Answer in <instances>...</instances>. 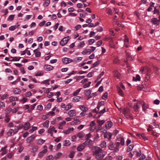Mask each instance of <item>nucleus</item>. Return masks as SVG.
<instances>
[{
  "label": "nucleus",
  "mask_w": 160,
  "mask_h": 160,
  "mask_svg": "<svg viewBox=\"0 0 160 160\" xmlns=\"http://www.w3.org/2000/svg\"><path fill=\"white\" fill-rule=\"evenodd\" d=\"M37 107L38 109L40 110H42L43 109V107L41 105H38Z\"/></svg>",
  "instance_id": "774afa93"
},
{
  "label": "nucleus",
  "mask_w": 160,
  "mask_h": 160,
  "mask_svg": "<svg viewBox=\"0 0 160 160\" xmlns=\"http://www.w3.org/2000/svg\"><path fill=\"white\" fill-rule=\"evenodd\" d=\"M38 148L36 146L32 147V148L31 150L32 152H35L38 150Z\"/></svg>",
  "instance_id": "de8ad7c7"
},
{
  "label": "nucleus",
  "mask_w": 160,
  "mask_h": 160,
  "mask_svg": "<svg viewBox=\"0 0 160 160\" xmlns=\"http://www.w3.org/2000/svg\"><path fill=\"white\" fill-rule=\"evenodd\" d=\"M81 27V26L80 25H78L76 26L75 27V30L76 31L78 30L79 29H80Z\"/></svg>",
  "instance_id": "338daca9"
},
{
  "label": "nucleus",
  "mask_w": 160,
  "mask_h": 160,
  "mask_svg": "<svg viewBox=\"0 0 160 160\" xmlns=\"http://www.w3.org/2000/svg\"><path fill=\"white\" fill-rule=\"evenodd\" d=\"M105 154L102 152L96 156V158L97 159H100L104 157Z\"/></svg>",
  "instance_id": "ddd939ff"
},
{
  "label": "nucleus",
  "mask_w": 160,
  "mask_h": 160,
  "mask_svg": "<svg viewBox=\"0 0 160 160\" xmlns=\"http://www.w3.org/2000/svg\"><path fill=\"white\" fill-rule=\"evenodd\" d=\"M14 15H10L8 18V20H11V21L13 20L14 18Z\"/></svg>",
  "instance_id": "79ce46f5"
},
{
  "label": "nucleus",
  "mask_w": 160,
  "mask_h": 160,
  "mask_svg": "<svg viewBox=\"0 0 160 160\" xmlns=\"http://www.w3.org/2000/svg\"><path fill=\"white\" fill-rule=\"evenodd\" d=\"M108 148L109 149L114 150V152H115V145L114 142L112 141H110L108 144Z\"/></svg>",
  "instance_id": "20e7f679"
},
{
  "label": "nucleus",
  "mask_w": 160,
  "mask_h": 160,
  "mask_svg": "<svg viewBox=\"0 0 160 160\" xmlns=\"http://www.w3.org/2000/svg\"><path fill=\"white\" fill-rule=\"evenodd\" d=\"M91 91L90 90H86L85 94L86 95H89L91 94Z\"/></svg>",
  "instance_id": "09e8293b"
},
{
  "label": "nucleus",
  "mask_w": 160,
  "mask_h": 160,
  "mask_svg": "<svg viewBox=\"0 0 160 160\" xmlns=\"http://www.w3.org/2000/svg\"><path fill=\"white\" fill-rule=\"evenodd\" d=\"M24 129L25 130H28L30 127V123L29 122H27L24 124Z\"/></svg>",
  "instance_id": "412c9836"
},
{
  "label": "nucleus",
  "mask_w": 160,
  "mask_h": 160,
  "mask_svg": "<svg viewBox=\"0 0 160 160\" xmlns=\"http://www.w3.org/2000/svg\"><path fill=\"white\" fill-rule=\"evenodd\" d=\"M47 152V149H44L38 154V156L39 157H42Z\"/></svg>",
  "instance_id": "4468645a"
},
{
  "label": "nucleus",
  "mask_w": 160,
  "mask_h": 160,
  "mask_svg": "<svg viewBox=\"0 0 160 160\" xmlns=\"http://www.w3.org/2000/svg\"><path fill=\"white\" fill-rule=\"evenodd\" d=\"M68 114L69 117H72L76 116V112L74 110H71L68 111Z\"/></svg>",
  "instance_id": "0eeeda50"
},
{
  "label": "nucleus",
  "mask_w": 160,
  "mask_h": 160,
  "mask_svg": "<svg viewBox=\"0 0 160 160\" xmlns=\"http://www.w3.org/2000/svg\"><path fill=\"white\" fill-rule=\"evenodd\" d=\"M75 153V152L74 151H72L71 152L69 155V158H73L74 156Z\"/></svg>",
  "instance_id": "f704fd0d"
},
{
  "label": "nucleus",
  "mask_w": 160,
  "mask_h": 160,
  "mask_svg": "<svg viewBox=\"0 0 160 160\" xmlns=\"http://www.w3.org/2000/svg\"><path fill=\"white\" fill-rule=\"evenodd\" d=\"M100 63V61L99 60L97 61L92 64V68H93L96 67L97 65L99 64Z\"/></svg>",
  "instance_id": "c9c22d12"
},
{
  "label": "nucleus",
  "mask_w": 160,
  "mask_h": 160,
  "mask_svg": "<svg viewBox=\"0 0 160 160\" xmlns=\"http://www.w3.org/2000/svg\"><path fill=\"white\" fill-rule=\"evenodd\" d=\"M81 98H82V97L79 96H77L73 98L72 101L74 102H78L80 100Z\"/></svg>",
  "instance_id": "dca6fc26"
},
{
  "label": "nucleus",
  "mask_w": 160,
  "mask_h": 160,
  "mask_svg": "<svg viewBox=\"0 0 160 160\" xmlns=\"http://www.w3.org/2000/svg\"><path fill=\"white\" fill-rule=\"evenodd\" d=\"M62 154L61 152H58L56 155H55L54 158L55 159L59 158V157L62 155Z\"/></svg>",
  "instance_id": "473e14b6"
},
{
  "label": "nucleus",
  "mask_w": 160,
  "mask_h": 160,
  "mask_svg": "<svg viewBox=\"0 0 160 160\" xmlns=\"http://www.w3.org/2000/svg\"><path fill=\"white\" fill-rule=\"evenodd\" d=\"M137 136H138L140 138H142L144 140H148L147 137L143 133L137 134Z\"/></svg>",
  "instance_id": "1a4fd4ad"
},
{
  "label": "nucleus",
  "mask_w": 160,
  "mask_h": 160,
  "mask_svg": "<svg viewBox=\"0 0 160 160\" xmlns=\"http://www.w3.org/2000/svg\"><path fill=\"white\" fill-rule=\"evenodd\" d=\"M44 68L45 70L48 71L52 70L53 68L52 66L48 65H45Z\"/></svg>",
  "instance_id": "9b49d317"
},
{
  "label": "nucleus",
  "mask_w": 160,
  "mask_h": 160,
  "mask_svg": "<svg viewBox=\"0 0 160 160\" xmlns=\"http://www.w3.org/2000/svg\"><path fill=\"white\" fill-rule=\"evenodd\" d=\"M117 89L119 94L121 96H123L124 94L122 90L119 87H117Z\"/></svg>",
  "instance_id": "a211bd4d"
},
{
  "label": "nucleus",
  "mask_w": 160,
  "mask_h": 160,
  "mask_svg": "<svg viewBox=\"0 0 160 160\" xmlns=\"http://www.w3.org/2000/svg\"><path fill=\"white\" fill-rule=\"evenodd\" d=\"M48 118V115H45L42 116V119L43 120H45Z\"/></svg>",
  "instance_id": "e2e57ef3"
},
{
  "label": "nucleus",
  "mask_w": 160,
  "mask_h": 160,
  "mask_svg": "<svg viewBox=\"0 0 160 160\" xmlns=\"http://www.w3.org/2000/svg\"><path fill=\"white\" fill-rule=\"evenodd\" d=\"M105 103L104 101H102L101 102H98V104L101 107L102 106H104Z\"/></svg>",
  "instance_id": "680f3d73"
},
{
  "label": "nucleus",
  "mask_w": 160,
  "mask_h": 160,
  "mask_svg": "<svg viewBox=\"0 0 160 160\" xmlns=\"http://www.w3.org/2000/svg\"><path fill=\"white\" fill-rule=\"evenodd\" d=\"M86 141L83 143L84 145H87L89 148H91L93 146V143L91 139H85Z\"/></svg>",
  "instance_id": "f257e3e1"
},
{
  "label": "nucleus",
  "mask_w": 160,
  "mask_h": 160,
  "mask_svg": "<svg viewBox=\"0 0 160 160\" xmlns=\"http://www.w3.org/2000/svg\"><path fill=\"white\" fill-rule=\"evenodd\" d=\"M148 108L147 107V105L146 103H144L142 105V109L143 110H145Z\"/></svg>",
  "instance_id": "6e6d98bb"
},
{
  "label": "nucleus",
  "mask_w": 160,
  "mask_h": 160,
  "mask_svg": "<svg viewBox=\"0 0 160 160\" xmlns=\"http://www.w3.org/2000/svg\"><path fill=\"white\" fill-rule=\"evenodd\" d=\"M13 155V153H10L8 154V157L9 158H11L12 157Z\"/></svg>",
  "instance_id": "69168bd1"
},
{
  "label": "nucleus",
  "mask_w": 160,
  "mask_h": 160,
  "mask_svg": "<svg viewBox=\"0 0 160 160\" xmlns=\"http://www.w3.org/2000/svg\"><path fill=\"white\" fill-rule=\"evenodd\" d=\"M134 147V145L133 144H131L129 145L127 148V151L128 152H129L131 151L133 149Z\"/></svg>",
  "instance_id": "bb28decb"
},
{
  "label": "nucleus",
  "mask_w": 160,
  "mask_h": 160,
  "mask_svg": "<svg viewBox=\"0 0 160 160\" xmlns=\"http://www.w3.org/2000/svg\"><path fill=\"white\" fill-rule=\"evenodd\" d=\"M69 40V37L68 36L64 38L60 42V44L62 46H63L65 45L68 42Z\"/></svg>",
  "instance_id": "f03ea898"
},
{
  "label": "nucleus",
  "mask_w": 160,
  "mask_h": 160,
  "mask_svg": "<svg viewBox=\"0 0 160 160\" xmlns=\"http://www.w3.org/2000/svg\"><path fill=\"white\" fill-rule=\"evenodd\" d=\"M82 89L81 88H79L77 89L76 91L73 93V95L74 96L76 95H77L79 92H80L81 90Z\"/></svg>",
  "instance_id": "37998d69"
},
{
  "label": "nucleus",
  "mask_w": 160,
  "mask_h": 160,
  "mask_svg": "<svg viewBox=\"0 0 160 160\" xmlns=\"http://www.w3.org/2000/svg\"><path fill=\"white\" fill-rule=\"evenodd\" d=\"M150 78V75L149 74H147L146 76V79L147 80V82H149L150 80L149 79Z\"/></svg>",
  "instance_id": "bf43d9fd"
},
{
  "label": "nucleus",
  "mask_w": 160,
  "mask_h": 160,
  "mask_svg": "<svg viewBox=\"0 0 160 160\" xmlns=\"http://www.w3.org/2000/svg\"><path fill=\"white\" fill-rule=\"evenodd\" d=\"M153 14L156 15H158L159 13V10L156 8H154V11L153 12Z\"/></svg>",
  "instance_id": "2f4dec72"
},
{
  "label": "nucleus",
  "mask_w": 160,
  "mask_h": 160,
  "mask_svg": "<svg viewBox=\"0 0 160 160\" xmlns=\"http://www.w3.org/2000/svg\"><path fill=\"white\" fill-rule=\"evenodd\" d=\"M49 80H45L44 81L42 82V83L43 84H47L48 85H49Z\"/></svg>",
  "instance_id": "4d7b16f0"
},
{
  "label": "nucleus",
  "mask_w": 160,
  "mask_h": 160,
  "mask_svg": "<svg viewBox=\"0 0 160 160\" xmlns=\"http://www.w3.org/2000/svg\"><path fill=\"white\" fill-rule=\"evenodd\" d=\"M12 133L14 134V131L13 129H10L7 133V135L8 136H12Z\"/></svg>",
  "instance_id": "a878e982"
},
{
  "label": "nucleus",
  "mask_w": 160,
  "mask_h": 160,
  "mask_svg": "<svg viewBox=\"0 0 160 160\" xmlns=\"http://www.w3.org/2000/svg\"><path fill=\"white\" fill-rule=\"evenodd\" d=\"M35 136L34 135H32L31 136L28 137L27 139V142L28 143H30L32 141L35 139Z\"/></svg>",
  "instance_id": "f8f14e48"
},
{
  "label": "nucleus",
  "mask_w": 160,
  "mask_h": 160,
  "mask_svg": "<svg viewBox=\"0 0 160 160\" xmlns=\"http://www.w3.org/2000/svg\"><path fill=\"white\" fill-rule=\"evenodd\" d=\"M32 95V93L31 92H28L26 93L25 94L26 96L27 97H29Z\"/></svg>",
  "instance_id": "052dcab7"
},
{
  "label": "nucleus",
  "mask_w": 160,
  "mask_h": 160,
  "mask_svg": "<svg viewBox=\"0 0 160 160\" xmlns=\"http://www.w3.org/2000/svg\"><path fill=\"white\" fill-rule=\"evenodd\" d=\"M95 40L94 39H90L88 40L89 44L91 45L94 42Z\"/></svg>",
  "instance_id": "5fc2aeb1"
},
{
  "label": "nucleus",
  "mask_w": 160,
  "mask_h": 160,
  "mask_svg": "<svg viewBox=\"0 0 160 160\" xmlns=\"http://www.w3.org/2000/svg\"><path fill=\"white\" fill-rule=\"evenodd\" d=\"M95 150V152L93 153V155H96V156L100 153L102 152V149L98 147L97 146L94 147Z\"/></svg>",
  "instance_id": "7ed1b4c3"
},
{
  "label": "nucleus",
  "mask_w": 160,
  "mask_h": 160,
  "mask_svg": "<svg viewBox=\"0 0 160 160\" xmlns=\"http://www.w3.org/2000/svg\"><path fill=\"white\" fill-rule=\"evenodd\" d=\"M80 108L83 111H86L88 110V108L84 106H80Z\"/></svg>",
  "instance_id": "4c0bfd02"
},
{
  "label": "nucleus",
  "mask_w": 160,
  "mask_h": 160,
  "mask_svg": "<svg viewBox=\"0 0 160 160\" xmlns=\"http://www.w3.org/2000/svg\"><path fill=\"white\" fill-rule=\"evenodd\" d=\"M84 144L82 143V144L79 145L77 148V150L79 151H81L84 149L85 148Z\"/></svg>",
  "instance_id": "9d476101"
},
{
  "label": "nucleus",
  "mask_w": 160,
  "mask_h": 160,
  "mask_svg": "<svg viewBox=\"0 0 160 160\" xmlns=\"http://www.w3.org/2000/svg\"><path fill=\"white\" fill-rule=\"evenodd\" d=\"M101 126H100L98 125V126L95 128L96 131V132H99L101 129Z\"/></svg>",
  "instance_id": "3c124183"
},
{
  "label": "nucleus",
  "mask_w": 160,
  "mask_h": 160,
  "mask_svg": "<svg viewBox=\"0 0 160 160\" xmlns=\"http://www.w3.org/2000/svg\"><path fill=\"white\" fill-rule=\"evenodd\" d=\"M128 110L126 108H124L123 110V113L125 115L128 113Z\"/></svg>",
  "instance_id": "13d9d810"
},
{
  "label": "nucleus",
  "mask_w": 160,
  "mask_h": 160,
  "mask_svg": "<svg viewBox=\"0 0 160 160\" xmlns=\"http://www.w3.org/2000/svg\"><path fill=\"white\" fill-rule=\"evenodd\" d=\"M50 2V0H46L44 3V6L46 7L48 6Z\"/></svg>",
  "instance_id": "ea45409f"
},
{
  "label": "nucleus",
  "mask_w": 160,
  "mask_h": 160,
  "mask_svg": "<svg viewBox=\"0 0 160 160\" xmlns=\"http://www.w3.org/2000/svg\"><path fill=\"white\" fill-rule=\"evenodd\" d=\"M21 92L20 90L18 88H16L14 90V93L15 94H19Z\"/></svg>",
  "instance_id": "cd10ccee"
},
{
  "label": "nucleus",
  "mask_w": 160,
  "mask_h": 160,
  "mask_svg": "<svg viewBox=\"0 0 160 160\" xmlns=\"http://www.w3.org/2000/svg\"><path fill=\"white\" fill-rule=\"evenodd\" d=\"M84 135V134L83 132H79L77 134V137L79 138H81L83 137Z\"/></svg>",
  "instance_id": "e433bc0d"
},
{
  "label": "nucleus",
  "mask_w": 160,
  "mask_h": 160,
  "mask_svg": "<svg viewBox=\"0 0 160 160\" xmlns=\"http://www.w3.org/2000/svg\"><path fill=\"white\" fill-rule=\"evenodd\" d=\"M49 123V121L47 120L43 123V125L44 127H46L48 128V127Z\"/></svg>",
  "instance_id": "72a5a7b5"
},
{
  "label": "nucleus",
  "mask_w": 160,
  "mask_h": 160,
  "mask_svg": "<svg viewBox=\"0 0 160 160\" xmlns=\"http://www.w3.org/2000/svg\"><path fill=\"white\" fill-rule=\"evenodd\" d=\"M133 80L134 81H139L140 80V77L139 75L137 74L135 77H133Z\"/></svg>",
  "instance_id": "4be33fe9"
},
{
  "label": "nucleus",
  "mask_w": 160,
  "mask_h": 160,
  "mask_svg": "<svg viewBox=\"0 0 160 160\" xmlns=\"http://www.w3.org/2000/svg\"><path fill=\"white\" fill-rule=\"evenodd\" d=\"M54 157L52 155H49L47 157L46 160H52L54 159Z\"/></svg>",
  "instance_id": "58836bf2"
},
{
  "label": "nucleus",
  "mask_w": 160,
  "mask_h": 160,
  "mask_svg": "<svg viewBox=\"0 0 160 160\" xmlns=\"http://www.w3.org/2000/svg\"><path fill=\"white\" fill-rule=\"evenodd\" d=\"M54 129L55 128L54 127H53L51 128H49L48 131V132L51 134V136H53L52 132L54 130Z\"/></svg>",
  "instance_id": "7c9ffc66"
},
{
  "label": "nucleus",
  "mask_w": 160,
  "mask_h": 160,
  "mask_svg": "<svg viewBox=\"0 0 160 160\" xmlns=\"http://www.w3.org/2000/svg\"><path fill=\"white\" fill-rule=\"evenodd\" d=\"M70 144L71 142L69 140H66L64 142V146H67L70 145Z\"/></svg>",
  "instance_id": "c85d7f7f"
},
{
  "label": "nucleus",
  "mask_w": 160,
  "mask_h": 160,
  "mask_svg": "<svg viewBox=\"0 0 160 160\" xmlns=\"http://www.w3.org/2000/svg\"><path fill=\"white\" fill-rule=\"evenodd\" d=\"M125 39H124V42L125 43H128L129 42V39L128 37L126 35H125Z\"/></svg>",
  "instance_id": "0e129e2a"
},
{
  "label": "nucleus",
  "mask_w": 160,
  "mask_h": 160,
  "mask_svg": "<svg viewBox=\"0 0 160 160\" xmlns=\"http://www.w3.org/2000/svg\"><path fill=\"white\" fill-rule=\"evenodd\" d=\"M45 142V141L44 140H43L42 139L40 138L38 140V142H37V143L38 145L42 144L43 143Z\"/></svg>",
  "instance_id": "393cba45"
},
{
  "label": "nucleus",
  "mask_w": 160,
  "mask_h": 160,
  "mask_svg": "<svg viewBox=\"0 0 160 160\" xmlns=\"http://www.w3.org/2000/svg\"><path fill=\"white\" fill-rule=\"evenodd\" d=\"M104 72L102 71V72L98 76L97 80H98L101 78V77L104 75Z\"/></svg>",
  "instance_id": "49530a36"
},
{
  "label": "nucleus",
  "mask_w": 160,
  "mask_h": 160,
  "mask_svg": "<svg viewBox=\"0 0 160 160\" xmlns=\"http://www.w3.org/2000/svg\"><path fill=\"white\" fill-rule=\"evenodd\" d=\"M73 129H74L73 128H68V130L64 131H63V132L65 134H69L70 133L71 131H73Z\"/></svg>",
  "instance_id": "f3484780"
},
{
  "label": "nucleus",
  "mask_w": 160,
  "mask_h": 160,
  "mask_svg": "<svg viewBox=\"0 0 160 160\" xmlns=\"http://www.w3.org/2000/svg\"><path fill=\"white\" fill-rule=\"evenodd\" d=\"M108 96V93L107 92H105L102 95V98L103 99L105 100L107 98Z\"/></svg>",
  "instance_id": "864d4df0"
},
{
  "label": "nucleus",
  "mask_w": 160,
  "mask_h": 160,
  "mask_svg": "<svg viewBox=\"0 0 160 160\" xmlns=\"http://www.w3.org/2000/svg\"><path fill=\"white\" fill-rule=\"evenodd\" d=\"M112 123L111 121H108L106 123L105 127L107 128H109L112 127Z\"/></svg>",
  "instance_id": "2eb2a0df"
},
{
  "label": "nucleus",
  "mask_w": 160,
  "mask_h": 160,
  "mask_svg": "<svg viewBox=\"0 0 160 160\" xmlns=\"http://www.w3.org/2000/svg\"><path fill=\"white\" fill-rule=\"evenodd\" d=\"M72 107V105L70 104L67 105L65 108V109L66 110H68L70 109Z\"/></svg>",
  "instance_id": "a18cd8bd"
},
{
  "label": "nucleus",
  "mask_w": 160,
  "mask_h": 160,
  "mask_svg": "<svg viewBox=\"0 0 160 160\" xmlns=\"http://www.w3.org/2000/svg\"><path fill=\"white\" fill-rule=\"evenodd\" d=\"M151 22H152L153 24L157 25L159 24L160 21V20H158L157 18H154L152 19Z\"/></svg>",
  "instance_id": "6e6552de"
},
{
  "label": "nucleus",
  "mask_w": 160,
  "mask_h": 160,
  "mask_svg": "<svg viewBox=\"0 0 160 160\" xmlns=\"http://www.w3.org/2000/svg\"><path fill=\"white\" fill-rule=\"evenodd\" d=\"M105 121L104 120H98L97 122L98 123L99 125L101 126L104 123Z\"/></svg>",
  "instance_id": "c756f323"
},
{
  "label": "nucleus",
  "mask_w": 160,
  "mask_h": 160,
  "mask_svg": "<svg viewBox=\"0 0 160 160\" xmlns=\"http://www.w3.org/2000/svg\"><path fill=\"white\" fill-rule=\"evenodd\" d=\"M120 142V144L122 145H124V140L123 138H120L118 140Z\"/></svg>",
  "instance_id": "b1692460"
},
{
  "label": "nucleus",
  "mask_w": 160,
  "mask_h": 160,
  "mask_svg": "<svg viewBox=\"0 0 160 160\" xmlns=\"http://www.w3.org/2000/svg\"><path fill=\"white\" fill-rule=\"evenodd\" d=\"M120 143L119 142H117L115 143V152H117L119 150L118 148L120 146Z\"/></svg>",
  "instance_id": "6ab92c4d"
},
{
  "label": "nucleus",
  "mask_w": 160,
  "mask_h": 160,
  "mask_svg": "<svg viewBox=\"0 0 160 160\" xmlns=\"http://www.w3.org/2000/svg\"><path fill=\"white\" fill-rule=\"evenodd\" d=\"M105 112H106V108H104L102 110L100 111V112H98V113H99V115H98V118H99Z\"/></svg>",
  "instance_id": "5701e85b"
},
{
  "label": "nucleus",
  "mask_w": 160,
  "mask_h": 160,
  "mask_svg": "<svg viewBox=\"0 0 160 160\" xmlns=\"http://www.w3.org/2000/svg\"><path fill=\"white\" fill-rule=\"evenodd\" d=\"M85 45V43L84 41H82L80 42L79 44V45L78 47L79 48H82Z\"/></svg>",
  "instance_id": "603ef678"
},
{
  "label": "nucleus",
  "mask_w": 160,
  "mask_h": 160,
  "mask_svg": "<svg viewBox=\"0 0 160 160\" xmlns=\"http://www.w3.org/2000/svg\"><path fill=\"white\" fill-rule=\"evenodd\" d=\"M142 104V103L141 102H138L134 104V106L132 107V108L135 109L136 111L137 110L140 108V106Z\"/></svg>",
  "instance_id": "423d86ee"
},
{
  "label": "nucleus",
  "mask_w": 160,
  "mask_h": 160,
  "mask_svg": "<svg viewBox=\"0 0 160 160\" xmlns=\"http://www.w3.org/2000/svg\"><path fill=\"white\" fill-rule=\"evenodd\" d=\"M114 76L118 78H119L120 77V74L117 71H115L113 72Z\"/></svg>",
  "instance_id": "aec40b11"
},
{
  "label": "nucleus",
  "mask_w": 160,
  "mask_h": 160,
  "mask_svg": "<svg viewBox=\"0 0 160 160\" xmlns=\"http://www.w3.org/2000/svg\"><path fill=\"white\" fill-rule=\"evenodd\" d=\"M107 13V14L112 15V12L111 9L109 8H107L106 9Z\"/></svg>",
  "instance_id": "a19ab883"
},
{
  "label": "nucleus",
  "mask_w": 160,
  "mask_h": 160,
  "mask_svg": "<svg viewBox=\"0 0 160 160\" xmlns=\"http://www.w3.org/2000/svg\"><path fill=\"white\" fill-rule=\"evenodd\" d=\"M91 83V82H88V83H86L83 86V88H86L89 87L90 84Z\"/></svg>",
  "instance_id": "c03bdc74"
},
{
  "label": "nucleus",
  "mask_w": 160,
  "mask_h": 160,
  "mask_svg": "<svg viewBox=\"0 0 160 160\" xmlns=\"http://www.w3.org/2000/svg\"><path fill=\"white\" fill-rule=\"evenodd\" d=\"M62 61L63 63L65 64H67L72 62V60L67 58H62Z\"/></svg>",
  "instance_id": "39448f33"
},
{
  "label": "nucleus",
  "mask_w": 160,
  "mask_h": 160,
  "mask_svg": "<svg viewBox=\"0 0 160 160\" xmlns=\"http://www.w3.org/2000/svg\"><path fill=\"white\" fill-rule=\"evenodd\" d=\"M16 25L12 26L9 28V29L10 31H13L16 29Z\"/></svg>",
  "instance_id": "8fccbe9b"
}]
</instances>
